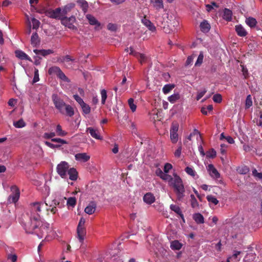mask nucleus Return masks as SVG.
<instances>
[{
    "instance_id": "obj_7",
    "label": "nucleus",
    "mask_w": 262,
    "mask_h": 262,
    "mask_svg": "<svg viewBox=\"0 0 262 262\" xmlns=\"http://www.w3.org/2000/svg\"><path fill=\"white\" fill-rule=\"evenodd\" d=\"M69 165L66 161H61L58 164L56 167L57 173L63 179L67 178L68 171L69 169Z\"/></svg>"
},
{
    "instance_id": "obj_40",
    "label": "nucleus",
    "mask_w": 262,
    "mask_h": 262,
    "mask_svg": "<svg viewBox=\"0 0 262 262\" xmlns=\"http://www.w3.org/2000/svg\"><path fill=\"white\" fill-rule=\"evenodd\" d=\"M174 87L173 84H166L163 88V92L164 94L168 93L171 90H172Z\"/></svg>"
},
{
    "instance_id": "obj_57",
    "label": "nucleus",
    "mask_w": 262,
    "mask_h": 262,
    "mask_svg": "<svg viewBox=\"0 0 262 262\" xmlns=\"http://www.w3.org/2000/svg\"><path fill=\"white\" fill-rule=\"evenodd\" d=\"M39 80L38 70L35 68L34 76L33 79V83H36Z\"/></svg>"
},
{
    "instance_id": "obj_60",
    "label": "nucleus",
    "mask_w": 262,
    "mask_h": 262,
    "mask_svg": "<svg viewBox=\"0 0 262 262\" xmlns=\"http://www.w3.org/2000/svg\"><path fill=\"white\" fill-rule=\"evenodd\" d=\"M73 97L74 99L81 105L84 102L82 100V99L78 96L77 94L74 95Z\"/></svg>"
},
{
    "instance_id": "obj_39",
    "label": "nucleus",
    "mask_w": 262,
    "mask_h": 262,
    "mask_svg": "<svg viewBox=\"0 0 262 262\" xmlns=\"http://www.w3.org/2000/svg\"><path fill=\"white\" fill-rule=\"evenodd\" d=\"M74 59L72 58L70 55H66L65 56H63L61 58H60L59 59H58V61L60 62H69V61H74Z\"/></svg>"
},
{
    "instance_id": "obj_58",
    "label": "nucleus",
    "mask_w": 262,
    "mask_h": 262,
    "mask_svg": "<svg viewBox=\"0 0 262 262\" xmlns=\"http://www.w3.org/2000/svg\"><path fill=\"white\" fill-rule=\"evenodd\" d=\"M45 144L47 146H48V147H50L51 148H52V149L58 148L60 147V144H52V143H50L49 141H45Z\"/></svg>"
},
{
    "instance_id": "obj_11",
    "label": "nucleus",
    "mask_w": 262,
    "mask_h": 262,
    "mask_svg": "<svg viewBox=\"0 0 262 262\" xmlns=\"http://www.w3.org/2000/svg\"><path fill=\"white\" fill-rule=\"evenodd\" d=\"M208 171H209L210 176L213 179H218L220 177V174L214 167L213 165L209 164L207 167Z\"/></svg>"
},
{
    "instance_id": "obj_6",
    "label": "nucleus",
    "mask_w": 262,
    "mask_h": 262,
    "mask_svg": "<svg viewBox=\"0 0 262 262\" xmlns=\"http://www.w3.org/2000/svg\"><path fill=\"white\" fill-rule=\"evenodd\" d=\"M33 52L36 54V55L33 57L34 59V64L36 66L39 65L41 63V57L39 56V55L42 56L43 57H46L48 55L52 54L54 53V51L51 49L48 50H37L34 49Z\"/></svg>"
},
{
    "instance_id": "obj_42",
    "label": "nucleus",
    "mask_w": 262,
    "mask_h": 262,
    "mask_svg": "<svg viewBox=\"0 0 262 262\" xmlns=\"http://www.w3.org/2000/svg\"><path fill=\"white\" fill-rule=\"evenodd\" d=\"M206 199L209 202L212 203L215 205L219 203V201L216 198L212 195H207Z\"/></svg>"
},
{
    "instance_id": "obj_55",
    "label": "nucleus",
    "mask_w": 262,
    "mask_h": 262,
    "mask_svg": "<svg viewBox=\"0 0 262 262\" xmlns=\"http://www.w3.org/2000/svg\"><path fill=\"white\" fill-rule=\"evenodd\" d=\"M32 23L33 25V29H37L39 28L40 23L38 20L35 18H33L32 19Z\"/></svg>"
},
{
    "instance_id": "obj_53",
    "label": "nucleus",
    "mask_w": 262,
    "mask_h": 262,
    "mask_svg": "<svg viewBox=\"0 0 262 262\" xmlns=\"http://www.w3.org/2000/svg\"><path fill=\"white\" fill-rule=\"evenodd\" d=\"M170 139L172 143H175L178 141V135L177 133L170 132Z\"/></svg>"
},
{
    "instance_id": "obj_21",
    "label": "nucleus",
    "mask_w": 262,
    "mask_h": 262,
    "mask_svg": "<svg viewBox=\"0 0 262 262\" xmlns=\"http://www.w3.org/2000/svg\"><path fill=\"white\" fill-rule=\"evenodd\" d=\"M50 229V224L48 223H43L41 222V224L39 226L38 231L39 232L42 234V237L45 233H47Z\"/></svg>"
},
{
    "instance_id": "obj_62",
    "label": "nucleus",
    "mask_w": 262,
    "mask_h": 262,
    "mask_svg": "<svg viewBox=\"0 0 262 262\" xmlns=\"http://www.w3.org/2000/svg\"><path fill=\"white\" fill-rule=\"evenodd\" d=\"M185 171L189 175L191 176H195V171L193 170V169L189 167H187L185 168Z\"/></svg>"
},
{
    "instance_id": "obj_15",
    "label": "nucleus",
    "mask_w": 262,
    "mask_h": 262,
    "mask_svg": "<svg viewBox=\"0 0 262 262\" xmlns=\"http://www.w3.org/2000/svg\"><path fill=\"white\" fill-rule=\"evenodd\" d=\"M86 132H89L91 136L96 139H102V137L100 135L99 132L97 129H94L92 127H88L86 128Z\"/></svg>"
},
{
    "instance_id": "obj_18",
    "label": "nucleus",
    "mask_w": 262,
    "mask_h": 262,
    "mask_svg": "<svg viewBox=\"0 0 262 262\" xmlns=\"http://www.w3.org/2000/svg\"><path fill=\"white\" fill-rule=\"evenodd\" d=\"M16 56L20 59L26 60L29 61H32L31 58L25 52L20 50H17L15 52Z\"/></svg>"
},
{
    "instance_id": "obj_14",
    "label": "nucleus",
    "mask_w": 262,
    "mask_h": 262,
    "mask_svg": "<svg viewBox=\"0 0 262 262\" xmlns=\"http://www.w3.org/2000/svg\"><path fill=\"white\" fill-rule=\"evenodd\" d=\"M143 200L145 203L150 205L155 202L156 199L152 193L148 192L144 195Z\"/></svg>"
},
{
    "instance_id": "obj_23",
    "label": "nucleus",
    "mask_w": 262,
    "mask_h": 262,
    "mask_svg": "<svg viewBox=\"0 0 262 262\" xmlns=\"http://www.w3.org/2000/svg\"><path fill=\"white\" fill-rule=\"evenodd\" d=\"M76 2L84 13L88 12L89 4L85 0H77Z\"/></svg>"
},
{
    "instance_id": "obj_1",
    "label": "nucleus",
    "mask_w": 262,
    "mask_h": 262,
    "mask_svg": "<svg viewBox=\"0 0 262 262\" xmlns=\"http://www.w3.org/2000/svg\"><path fill=\"white\" fill-rule=\"evenodd\" d=\"M52 99L55 108L60 113L64 114L66 113V115L69 117H72L74 115V111L73 108L71 105L67 104L57 94H53L52 95Z\"/></svg>"
},
{
    "instance_id": "obj_50",
    "label": "nucleus",
    "mask_w": 262,
    "mask_h": 262,
    "mask_svg": "<svg viewBox=\"0 0 262 262\" xmlns=\"http://www.w3.org/2000/svg\"><path fill=\"white\" fill-rule=\"evenodd\" d=\"M162 179L167 181L168 182H173L174 179L172 178V177L167 174V173H164L161 178Z\"/></svg>"
},
{
    "instance_id": "obj_54",
    "label": "nucleus",
    "mask_w": 262,
    "mask_h": 262,
    "mask_svg": "<svg viewBox=\"0 0 262 262\" xmlns=\"http://www.w3.org/2000/svg\"><path fill=\"white\" fill-rule=\"evenodd\" d=\"M51 141L53 142L58 143V144H60V145L61 144H67V142L66 140L60 138H53L51 139Z\"/></svg>"
},
{
    "instance_id": "obj_9",
    "label": "nucleus",
    "mask_w": 262,
    "mask_h": 262,
    "mask_svg": "<svg viewBox=\"0 0 262 262\" xmlns=\"http://www.w3.org/2000/svg\"><path fill=\"white\" fill-rule=\"evenodd\" d=\"M45 15L50 18H55V19H60L62 18L61 16V9L60 8H57L55 10H52L51 9H49L45 11Z\"/></svg>"
},
{
    "instance_id": "obj_59",
    "label": "nucleus",
    "mask_w": 262,
    "mask_h": 262,
    "mask_svg": "<svg viewBox=\"0 0 262 262\" xmlns=\"http://www.w3.org/2000/svg\"><path fill=\"white\" fill-rule=\"evenodd\" d=\"M7 258L12 262H16L17 259V256L15 254H8L7 255Z\"/></svg>"
},
{
    "instance_id": "obj_13",
    "label": "nucleus",
    "mask_w": 262,
    "mask_h": 262,
    "mask_svg": "<svg viewBox=\"0 0 262 262\" xmlns=\"http://www.w3.org/2000/svg\"><path fill=\"white\" fill-rule=\"evenodd\" d=\"M77 237L79 242L81 243H83L84 237L86 235V229L85 227H77Z\"/></svg>"
},
{
    "instance_id": "obj_47",
    "label": "nucleus",
    "mask_w": 262,
    "mask_h": 262,
    "mask_svg": "<svg viewBox=\"0 0 262 262\" xmlns=\"http://www.w3.org/2000/svg\"><path fill=\"white\" fill-rule=\"evenodd\" d=\"M134 100L133 98H129L128 100V103L129 107L133 112H134L137 108L136 105L134 103Z\"/></svg>"
},
{
    "instance_id": "obj_63",
    "label": "nucleus",
    "mask_w": 262,
    "mask_h": 262,
    "mask_svg": "<svg viewBox=\"0 0 262 262\" xmlns=\"http://www.w3.org/2000/svg\"><path fill=\"white\" fill-rule=\"evenodd\" d=\"M107 28L109 30L115 31L117 29V27L115 24L109 23L107 26Z\"/></svg>"
},
{
    "instance_id": "obj_29",
    "label": "nucleus",
    "mask_w": 262,
    "mask_h": 262,
    "mask_svg": "<svg viewBox=\"0 0 262 262\" xmlns=\"http://www.w3.org/2000/svg\"><path fill=\"white\" fill-rule=\"evenodd\" d=\"M232 12L230 10L225 8L224 10L223 18L228 21H231L232 19Z\"/></svg>"
},
{
    "instance_id": "obj_36",
    "label": "nucleus",
    "mask_w": 262,
    "mask_h": 262,
    "mask_svg": "<svg viewBox=\"0 0 262 262\" xmlns=\"http://www.w3.org/2000/svg\"><path fill=\"white\" fill-rule=\"evenodd\" d=\"M13 125L16 128H21L26 126V123L23 119L13 122Z\"/></svg>"
},
{
    "instance_id": "obj_24",
    "label": "nucleus",
    "mask_w": 262,
    "mask_h": 262,
    "mask_svg": "<svg viewBox=\"0 0 262 262\" xmlns=\"http://www.w3.org/2000/svg\"><path fill=\"white\" fill-rule=\"evenodd\" d=\"M69 176V179L72 181H76L78 178V172L74 168H70L67 173V175Z\"/></svg>"
},
{
    "instance_id": "obj_37",
    "label": "nucleus",
    "mask_w": 262,
    "mask_h": 262,
    "mask_svg": "<svg viewBox=\"0 0 262 262\" xmlns=\"http://www.w3.org/2000/svg\"><path fill=\"white\" fill-rule=\"evenodd\" d=\"M56 132L58 136H65L67 135V133L62 129L61 126L58 124L56 126Z\"/></svg>"
},
{
    "instance_id": "obj_19",
    "label": "nucleus",
    "mask_w": 262,
    "mask_h": 262,
    "mask_svg": "<svg viewBox=\"0 0 262 262\" xmlns=\"http://www.w3.org/2000/svg\"><path fill=\"white\" fill-rule=\"evenodd\" d=\"M86 18L88 19L91 25L96 26V27H98L100 26V23L93 15L90 14H88L86 15Z\"/></svg>"
},
{
    "instance_id": "obj_27",
    "label": "nucleus",
    "mask_w": 262,
    "mask_h": 262,
    "mask_svg": "<svg viewBox=\"0 0 262 262\" xmlns=\"http://www.w3.org/2000/svg\"><path fill=\"white\" fill-rule=\"evenodd\" d=\"M193 219L198 224H203L204 223V218L200 213H195L193 215Z\"/></svg>"
},
{
    "instance_id": "obj_20",
    "label": "nucleus",
    "mask_w": 262,
    "mask_h": 262,
    "mask_svg": "<svg viewBox=\"0 0 262 262\" xmlns=\"http://www.w3.org/2000/svg\"><path fill=\"white\" fill-rule=\"evenodd\" d=\"M150 3L153 7L157 11L164 8L163 0H150Z\"/></svg>"
},
{
    "instance_id": "obj_17",
    "label": "nucleus",
    "mask_w": 262,
    "mask_h": 262,
    "mask_svg": "<svg viewBox=\"0 0 262 262\" xmlns=\"http://www.w3.org/2000/svg\"><path fill=\"white\" fill-rule=\"evenodd\" d=\"M96 204L94 202H91L89 204L85 207L84 212L89 214H92L96 210Z\"/></svg>"
},
{
    "instance_id": "obj_61",
    "label": "nucleus",
    "mask_w": 262,
    "mask_h": 262,
    "mask_svg": "<svg viewBox=\"0 0 262 262\" xmlns=\"http://www.w3.org/2000/svg\"><path fill=\"white\" fill-rule=\"evenodd\" d=\"M172 168V165L170 163H166L164 167V173H168L171 168Z\"/></svg>"
},
{
    "instance_id": "obj_10",
    "label": "nucleus",
    "mask_w": 262,
    "mask_h": 262,
    "mask_svg": "<svg viewBox=\"0 0 262 262\" xmlns=\"http://www.w3.org/2000/svg\"><path fill=\"white\" fill-rule=\"evenodd\" d=\"M11 191H12V194L9 196L8 201L10 203H15L19 198V189L16 186L14 185L11 186Z\"/></svg>"
},
{
    "instance_id": "obj_33",
    "label": "nucleus",
    "mask_w": 262,
    "mask_h": 262,
    "mask_svg": "<svg viewBox=\"0 0 262 262\" xmlns=\"http://www.w3.org/2000/svg\"><path fill=\"white\" fill-rule=\"evenodd\" d=\"M249 168L247 166H242L237 169V171L240 174H245L249 171Z\"/></svg>"
},
{
    "instance_id": "obj_34",
    "label": "nucleus",
    "mask_w": 262,
    "mask_h": 262,
    "mask_svg": "<svg viewBox=\"0 0 262 262\" xmlns=\"http://www.w3.org/2000/svg\"><path fill=\"white\" fill-rule=\"evenodd\" d=\"M57 77L61 79V80L67 82H70L71 80L70 79L64 74V73L61 71L57 75Z\"/></svg>"
},
{
    "instance_id": "obj_28",
    "label": "nucleus",
    "mask_w": 262,
    "mask_h": 262,
    "mask_svg": "<svg viewBox=\"0 0 262 262\" xmlns=\"http://www.w3.org/2000/svg\"><path fill=\"white\" fill-rule=\"evenodd\" d=\"M201 30L203 32H208L210 29V25L207 20H204L200 24Z\"/></svg>"
},
{
    "instance_id": "obj_51",
    "label": "nucleus",
    "mask_w": 262,
    "mask_h": 262,
    "mask_svg": "<svg viewBox=\"0 0 262 262\" xmlns=\"http://www.w3.org/2000/svg\"><path fill=\"white\" fill-rule=\"evenodd\" d=\"M45 203H48V205H47V207L49 206V208H51L54 206H56L57 205H59V202L56 200V199H53L52 200V201L50 202L48 201V203L45 202Z\"/></svg>"
},
{
    "instance_id": "obj_52",
    "label": "nucleus",
    "mask_w": 262,
    "mask_h": 262,
    "mask_svg": "<svg viewBox=\"0 0 262 262\" xmlns=\"http://www.w3.org/2000/svg\"><path fill=\"white\" fill-rule=\"evenodd\" d=\"M212 99L216 103H221L222 101V95L219 94H216L213 95Z\"/></svg>"
},
{
    "instance_id": "obj_64",
    "label": "nucleus",
    "mask_w": 262,
    "mask_h": 262,
    "mask_svg": "<svg viewBox=\"0 0 262 262\" xmlns=\"http://www.w3.org/2000/svg\"><path fill=\"white\" fill-rule=\"evenodd\" d=\"M252 174L254 177H256L258 178L259 179H262V173L258 172L256 169H254L252 170Z\"/></svg>"
},
{
    "instance_id": "obj_22",
    "label": "nucleus",
    "mask_w": 262,
    "mask_h": 262,
    "mask_svg": "<svg viewBox=\"0 0 262 262\" xmlns=\"http://www.w3.org/2000/svg\"><path fill=\"white\" fill-rule=\"evenodd\" d=\"M235 31L237 34L241 37H245L247 35V32L245 28L241 25L235 26Z\"/></svg>"
},
{
    "instance_id": "obj_8",
    "label": "nucleus",
    "mask_w": 262,
    "mask_h": 262,
    "mask_svg": "<svg viewBox=\"0 0 262 262\" xmlns=\"http://www.w3.org/2000/svg\"><path fill=\"white\" fill-rule=\"evenodd\" d=\"M76 21V18L74 16L70 17H62L61 18V24L66 27H68L70 29L77 30V28L74 25Z\"/></svg>"
},
{
    "instance_id": "obj_38",
    "label": "nucleus",
    "mask_w": 262,
    "mask_h": 262,
    "mask_svg": "<svg viewBox=\"0 0 262 262\" xmlns=\"http://www.w3.org/2000/svg\"><path fill=\"white\" fill-rule=\"evenodd\" d=\"M170 208L171 210H172L179 215L182 213L181 208L176 205H170Z\"/></svg>"
},
{
    "instance_id": "obj_41",
    "label": "nucleus",
    "mask_w": 262,
    "mask_h": 262,
    "mask_svg": "<svg viewBox=\"0 0 262 262\" xmlns=\"http://www.w3.org/2000/svg\"><path fill=\"white\" fill-rule=\"evenodd\" d=\"M191 198V206L193 208H196L199 206V203L193 194L190 195Z\"/></svg>"
},
{
    "instance_id": "obj_25",
    "label": "nucleus",
    "mask_w": 262,
    "mask_h": 262,
    "mask_svg": "<svg viewBox=\"0 0 262 262\" xmlns=\"http://www.w3.org/2000/svg\"><path fill=\"white\" fill-rule=\"evenodd\" d=\"M31 45L33 47H36L40 43V40L37 32L33 33L31 38Z\"/></svg>"
},
{
    "instance_id": "obj_44",
    "label": "nucleus",
    "mask_w": 262,
    "mask_h": 262,
    "mask_svg": "<svg viewBox=\"0 0 262 262\" xmlns=\"http://www.w3.org/2000/svg\"><path fill=\"white\" fill-rule=\"evenodd\" d=\"M81 107L82 109L83 112L85 114H88L90 113L91 108L89 105L84 102L81 105Z\"/></svg>"
},
{
    "instance_id": "obj_48",
    "label": "nucleus",
    "mask_w": 262,
    "mask_h": 262,
    "mask_svg": "<svg viewBox=\"0 0 262 262\" xmlns=\"http://www.w3.org/2000/svg\"><path fill=\"white\" fill-rule=\"evenodd\" d=\"M76 204V199L75 197H70L68 199L67 205L69 206L74 207Z\"/></svg>"
},
{
    "instance_id": "obj_16",
    "label": "nucleus",
    "mask_w": 262,
    "mask_h": 262,
    "mask_svg": "<svg viewBox=\"0 0 262 262\" xmlns=\"http://www.w3.org/2000/svg\"><path fill=\"white\" fill-rule=\"evenodd\" d=\"M141 21L151 31L154 32L156 30L155 26L148 19L146 18V16L142 19Z\"/></svg>"
},
{
    "instance_id": "obj_5",
    "label": "nucleus",
    "mask_w": 262,
    "mask_h": 262,
    "mask_svg": "<svg viewBox=\"0 0 262 262\" xmlns=\"http://www.w3.org/2000/svg\"><path fill=\"white\" fill-rule=\"evenodd\" d=\"M172 185L176 194L177 200L182 201L185 196V190L182 179L177 174L174 175V180L172 182Z\"/></svg>"
},
{
    "instance_id": "obj_56",
    "label": "nucleus",
    "mask_w": 262,
    "mask_h": 262,
    "mask_svg": "<svg viewBox=\"0 0 262 262\" xmlns=\"http://www.w3.org/2000/svg\"><path fill=\"white\" fill-rule=\"evenodd\" d=\"M55 133L54 132H52L50 133H45L42 136V138L45 139H53V137L55 136Z\"/></svg>"
},
{
    "instance_id": "obj_43",
    "label": "nucleus",
    "mask_w": 262,
    "mask_h": 262,
    "mask_svg": "<svg viewBox=\"0 0 262 262\" xmlns=\"http://www.w3.org/2000/svg\"><path fill=\"white\" fill-rule=\"evenodd\" d=\"M203 58H204L203 53L202 52H201L200 53V54H199L198 57L195 63V66L196 67L200 66L203 62Z\"/></svg>"
},
{
    "instance_id": "obj_4",
    "label": "nucleus",
    "mask_w": 262,
    "mask_h": 262,
    "mask_svg": "<svg viewBox=\"0 0 262 262\" xmlns=\"http://www.w3.org/2000/svg\"><path fill=\"white\" fill-rule=\"evenodd\" d=\"M172 185L176 194L177 200L182 201L185 196V190L182 179L177 174L174 175V180L172 182Z\"/></svg>"
},
{
    "instance_id": "obj_26",
    "label": "nucleus",
    "mask_w": 262,
    "mask_h": 262,
    "mask_svg": "<svg viewBox=\"0 0 262 262\" xmlns=\"http://www.w3.org/2000/svg\"><path fill=\"white\" fill-rule=\"evenodd\" d=\"M245 22L251 28H254L257 24L256 19L252 17L246 18Z\"/></svg>"
},
{
    "instance_id": "obj_45",
    "label": "nucleus",
    "mask_w": 262,
    "mask_h": 262,
    "mask_svg": "<svg viewBox=\"0 0 262 262\" xmlns=\"http://www.w3.org/2000/svg\"><path fill=\"white\" fill-rule=\"evenodd\" d=\"M216 155V151L213 148H211L206 153V157L209 158H214Z\"/></svg>"
},
{
    "instance_id": "obj_31",
    "label": "nucleus",
    "mask_w": 262,
    "mask_h": 262,
    "mask_svg": "<svg viewBox=\"0 0 262 262\" xmlns=\"http://www.w3.org/2000/svg\"><path fill=\"white\" fill-rule=\"evenodd\" d=\"M61 71L58 67L53 66L49 69L48 73L49 75L56 74L57 76Z\"/></svg>"
},
{
    "instance_id": "obj_3",
    "label": "nucleus",
    "mask_w": 262,
    "mask_h": 262,
    "mask_svg": "<svg viewBox=\"0 0 262 262\" xmlns=\"http://www.w3.org/2000/svg\"><path fill=\"white\" fill-rule=\"evenodd\" d=\"M41 224V220L37 219L36 221H33L31 216H30L29 221L24 224V229L26 233L35 234L39 238H42V234L38 231V227Z\"/></svg>"
},
{
    "instance_id": "obj_2",
    "label": "nucleus",
    "mask_w": 262,
    "mask_h": 262,
    "mask_svg": "<svg viewBox=\"0 0 262 262\" xmlns=\"http://www.w3.org/2000/svg\"><path fill=\"white\" fill-rule=\"evenodd\" d=\"M48 203L41 202H36L30 204V216L33 221L41 220L40 216L43 211H48L47 205Z\"/></svg>"
},
{
    "instance_id": "obj_30",
    "label": "nucleus",
    "mask_w": 262,
    "mask_h": 262,
    "mask_svg": "<svg viewBox=\"0 0 262 262\" xmlns=\"http://www.w3.org/2000/svg\"><path fill=\"white\" fill-rule=\"evenodd\" d=\"M75 6V4H69L67 5H66L61 11V15L62 17H63L64 15L67 14L69 12L71 11L72 9H73Z\"/></svg>"
},
{
    "instance_id": "obj_46",
    "label": "nucleus",
    "mask_w": 262,
    "mask_h": 262,
    "mask_svg": "<svg viewBox=\"0 0 262 262\" xmlns=\"http://www.w3.org/2000/svg\"><path fill=\"white\" fill-rule=\"evenodd\" d=\"M252 105V98L250 95L247 96L245 102V108H249Z\"/></svg>"
},
{
    "instance_id": "obj_32",
    "label": "nucleus",
    "mask_w": 262,
    "mask_h": 262,
    "mask_svg": "<svg viewBox=\"0 0 262 262\" xmlns=\"http://www.w3.org/2000/svg\"><path fill=\"white\" fill-rule=\"evenodd\" d=\"M182 244L178 241H174L171 243L170 248L172 250H180L182 248Z\"/></svg>"
},
{
    "instance_id": "obj_35",
    "label": "nucleus",
    "mask_w": 262,
    "mask_h": 262,
    "mask_svg": "<svg viewBox=\"0 0 262 262\" xmlns=\"http://www.w3.org/2000/svg\"><path fill=\"white\" fill-rule=\"evenodd\" d=\"M180 98V96L179 94L177 93V94H174L171 95L170 96H169L168 98V100L170 102L173 103L176 102Z\"/></svg>"
},
{
    "instance_id": "obj_49",
    "label": "nucleus",
    "mask_w": 262,
    "mask_h": 262,
    "mask_svg": "<svg viewBox=\"0 0 262 262\" xmlns=\"http://www.w3.org/2000/svg\"><path fill=\"white\" fill-rule=\"evenodd\" d=\"M101 103L102 104H104L105 103L106 99L107 98L106 91L104 89L102 90L101 91Z\"/></svg>"
},
{
    "instance_id": "obj_12",
    "label": "nucleus",
    "mask_w": 262,
    "mask_h": 262,
    "mask_svg": "<svg viewBox=\"0 0 262 262\" xmlns=\"http://www.w3.org/2000/svg\"><path fill=\"white\" fill-rule=\"evenodd\" d=\"M75 158L76 161L80 162H86L90 159V156L86 153L82 152L76 154L75 155Z\"/></svg>"
}]
</instances>
